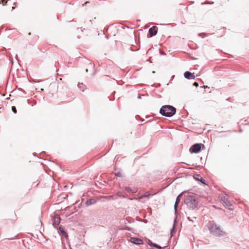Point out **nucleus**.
Listing matches in <instances>:
<instances>
[{
  "instance_id": "nucleus-9",
  "label": "nucleus",
  "mask_w": 249,
  "mask_h": 249,
  "mask_svg": "<svg viewBox=\"0 0 249 249\" xmlns=\"http://www.w3.org/2000/svg\"><path fill=\"white\" fill-rule=\"evenodd\" d=\"M60 217L59 215H56L53 218V225L55 226H58L60 222Z\"/></svg>"
},
{
  "instance_id": "nucleus-16",
  "label": "nucleus",
  "mask_w": 249,
  "mask_h": 249,
  "mask_svg": "<svg viewBox=\"0 0 249 249\" xmlns=\"http://www.w3.org/2000/svg\"><path fill=\"white\" fill-rule=\"evenodd\" d=\"M194 86H196V87H198V83L195 82L194 83Z\"/></svg>"
},
{
  "instance_id": "nucleus-1",
  "label": "nucleus",
  "mask_w": 249,
  "mask_h": 249,
  "mask_svg": "<svg viewBox=\"0 0 249 249\" xmlns=\"http://www.w3.org/2000/svg\"><path fill=\"white\" fill-rule=\"evenodd\" d=\"M176 108L172 106L165 105L161 107L160 109V113L166 117H171L176 113Z\"/></svg>"
},
{
  "instance_id": "nucleus-15",
  "label": "nucleus",
  "mask_w": 249,
  "mask_h": 249,
  "mask_svg": "<svg viewBox=\"0 0 249 249\" xmlns=\"http://www.w3.org/2000/svg\"><path fill=\"white\" fill-rule=\"evenodd\" d=\"M149 195H150L149 194H148V193H146L144 194V195L143 196H142V197H141L140 198H142L143 197H148L149 196Z\"/></svg>"
},
{
  "instance_id": "nucleus-5",
  "label": "nucleus",
  "mask_w": 249,
  "mask_h": 249,
  "mask_svg": "<svg viewBox=\"0 0 249 249\" xmlns=\"http://www.w3.org/2000/svg\"><path fill=\"white\" fill-rule=\"evenodd\" d=\"M221 200L223 202V204L226 207L231 209V207L232 206V204L226 196L222 197Z\"/></svg>"
},
{
  "instance_id": "nucleus-7",
  "label": "nucleus",
  "mask_w": 249,
  "mask_h": 249,
  "mask_svg": "<svg viewBox=\"0 0 249 249\" xmlns=\"http://www.w3.org/2000/svg\"><path fill=\"white\" fill-rule=\"evenodd\" d=\"M158 28L156 26H153L149 30V35L150 37H152L156 35L157 33Z\"/></svg>"
},
{
  "instance_id": "nucleus-6",
  "label": "nucleus",
  "mask_w": 249,
  "mask_h": 249,
  "mask_svg": "<svg viewBox=\"0 0 249 249\" xmlns=\"http://www.w3.org/2000/svg\"><path fill=\"white\" fill-rule=\"evenodd\" d=\"M130 241L132 243L136 245H142L143 244V241L138 238L131 237L130 239Z\"/></svg>"
},
{
  "instance_id": "nucleus-3",
  "label": "nucleus",
  "mask_w": 249,
  "mask_h": 249,
  "mask_svg": "<svg viewBox=\"0 0 249 249\" xmlns=\"http://www.w3.org/2000/svg\"><path fill=\"white\" fill-rule=\"evenodd\" d=\"M185 203L188 207L194 209L196 207L198 202L196 196L189 195L187 196L185 199Z\"/></svg>"
},
{
  "instance_id": "nucleus-8",
  "label": "nucleus",
  "mask_w": 249,
  "mask_h": 249,
  "mask_svg": "<svg viewBox=\"0 0 249 249\" xmlns=\"http://www.w3.org/2000/svg\"><path fill=\"white\" fill-rule=\"evenodd\" d=\"M184 77L188 79H194L195 78V75L194 73H192L188 71H187L184 73Z\"/></svg>"
},
{
  "instance_id": "nucleus-11",
  "label": "nucleus",
  "mask_w": 249,
  "mask_h": 249,
  "mask_svg": "<svg viewBox=\"0 0 249 249\" xmlns=\"http://www.w3.org/2000/svg\"><path fill=\"white\" fill-rule=\"evenodd\" d=\"M147 243H148V244L149 245H150V246L155 247V248H158V249H161V247L160 246H159V245H158L156 244L153 243L150 240H148Z\"/></svg>"
},
{
  "instance_id": "nucleus-18",
  "label": "nucleus",
  "mask_w": 249,
  "mask_h": 249,
  "mask_svg": "<svg viewBox=\"0 0 249 249\" xmlns=\"http://www.w3.org/2000/svg\"><path fill=\"white\" fill-rule=\"evenodd\" d=\"M203 88H208V87L207 86H203Z\"/></svg>"
},
{
  "instance_id": "nucleus-13",
  "label": "nucleus",
  "mask_w": 249,
  "mask_h": 249,
  "mask_svg": "<svg viewBox=\"0 0 249 249\" xmlns=\"http://www.w3.org/2000/svg\"><path fill=\"white\" fill-rule=\"evenodd\" d=\"M7 2V0H0V3H1L3 5H6Z\"/></svg>"
},
{
  "instance_id": "nucleus-19",
  "label": "nucleus",
  "mask_w": 249,
  "mask_h": 249,
  "mask_svg": "<svg viewBox=\"0 0 249 249\" xmlns=\"http://www.w3.org/2000/svg\"><path fill=\"white\" fill-rule=\"evenodd\" d=\"M137 192V189H135V190H134V191H133V192H134V193H135V192Z\"/></svg>"
},
{
  "instance_id": "nucleus-10",
  "label": "nucleus",
  "mask_w": 249,
  "mask_h": 249,
  "mask_svg": "<svg viewBox=\"0 0 249 249\" xmlns=\"http://www.w3.org/2000/svg\"><path fill=\"white\" fill-rule=\"evenodd\" d=\"M181 196V194H180L179 196H178L177 197V198L176 199V202H175V206H174V208L176 210L177 208L178 204L180 200V197Z\"/></svg>"
},
{
  "instance_id": "nucleus-17",
  "label": "nucleus",
  "mask_w": 249,
  "mask_h": 249,
  "mask_svg": "<svg viewBox=\"0 0 249 249\" xmlns=\"http://www.w3.org/2000/svg\"><path fill=\"white\" fill-rule=\"evenodd\" d=\"M115 175H116V176H118V177H121V174L119 172L117 173H116Z\"/></svg>"
},
{
  "instance_id": "nucleus-4",
  "label": "nucleus",
  "mask_w": 249,
  "mask_h": 249,
  "mask_svg": "<svg viewBox=\"0 0 249 249\" xmlns=\"http://www.w3.org/2000/svg\"><path fill=\"white\" fill-rule=\"evenodd\" d=\"M201 144L196 143L190 149V151L191 153H197L200 151Z\"/></svg>"
},
{
  "instance_id": "nucleus-14",
  "label": "nucleus",
  "mask_w": 249,
  "mask_h": 249,
  "mask_svg": "<svg viewBox=\"0 0 249 249\" xmlns=\"http://www.w3.org/2000/svg\"><path fill=\"white\" fill-rule=\"evenodd\" d=\"M12 110L14 112V113H17V111L16 108L15 106L12 107Z\"/></svg>"
},
{
  "instance_id": "nucleus-12",
  "label": "nucleus",
  "mask_w": 249,
  "mask_h": 249,
  "mask_svg": "<svg viewBox=\"0 0 249 249\" xmlns=\"http://www.w3.org/2000/svg\"><path fill=\"white\" fill-rule=\"evenodd\" d=\"M59 229H60V231H61V233L63 234V235L65 237H68V234L67 233L63 230V229L60 227L59 228Z\"/></svg>"
},
{
  "instance_id": "nucleus-2",
  "label": "nucleus",
  "mask_w": 249,
  "mask_h": 249,
  "mask_svg": "<svg viewBox=\"0 0 249 249\" xmlns=\"http://www.w3.org/2000/svg\"><path fill=\"white\" fill-rule=\"evenodd\" d=\"M209 229L210 232L215 236L222 235L224 233L221 228L213 223H210Z\"/></svg>"
}]
</instances>
